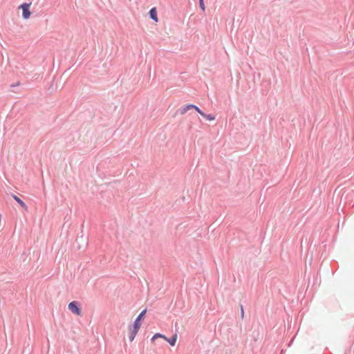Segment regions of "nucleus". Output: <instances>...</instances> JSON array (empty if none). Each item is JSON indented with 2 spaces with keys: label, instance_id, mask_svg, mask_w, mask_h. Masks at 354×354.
Masks as SVG:
<instances>
[{
  "label": "nucleus",
  "instance_id": "5",
  "mask_svg": "<svg viewBox=\"0 0 354 354\" xmlns=\"http://www.w3.org/2000/svg\"><path fill=\"white\" fill-rule=\"evenodd\" d=\"M149 14L151 19H153L155 21H158L157 10L155 7L150 9Z\"/></svg>",
  "mask_w": 354,
  "mask_h": 354
},
{
  "label": "nucleus",
  "instance_id": "9",
  "mask_svg": "<svg viewBox=\"0 0 354 354\" xmlns=\"http://www.w3.org/2000/svg\"><path fill=\"white\" fill-rule=\"evenodd\" d=\"M187 107L188 109V111L190 110V109H195L198 113L201 111L200 108L198 107L196 105H194V104H187Z\"/></svg>",
  "mask_w": 354,
  "mask_h": 354
},
{
  "label": "nucleus",
  "instance_id": "14",
  "mask_svg": "<svg viewBox=\"0 0 354 354\" xmlns=\"http://www.w3.org/2000/svg\"><path fill=\"white\" fill-rule=\"evenodd\" d=\"M17 85H19V82H17L16 84H11V86L14 87V86H17Z\"/></svg>",
  "mask_w": 354,
  "mask_h": 354
},
{
  "label": "nucleus",
  "instance_id": "3",
  "mask_svg": "<svg viewBox=\"0 0 354 354\" xmlns=\"http://www.w3.org/2000/svg\"><path fill=\"white\" fill-rule=\"evenodd\" d=\"M146 312H147V309H144L139 315L138 316L136 317V319H135V321L133 322V326H134L135 328H140V326H141V324H140V322L141 320L144 318L145 314H146Z\"/></svg>",
  "mask_w": 354,
  "mask_h": 354
},
{
  "label": "nucleus",
  "instance_id": "7",
  "mask_svg": "<svg viewBox=\"0 0 354 354\" xmlns=\"http://www.w3.org/2000/svg\"><path fill=\"white\" fill-rule=\"evenodd\" d=\"M199 114L203 118H206L207 120L212 121L215 120V116L212 114H206L203 111H200Z\"/></svg>",
  "mask_w": 354,
  "mask_h": 354
},
{
  "label": "nucleus",
  "instance_id": "2",
  "mask_svg": "<svg viewBox=\"0 0 354 354\" xmlns=\"http://www.w3.org/2000/svg\"><path fill=\"white\" fill-rule=\"evenodd\" d=\"M30 3H24L19 6L22 9V17L24 19H28L30 16Z\"/></svg>",
  "mask_w": 354,
  "mask_h": 354
},
{
  "label": "nucleus",
  "instance_id": "10",
  "mask_svg": "<svg viewBox=\"0 0 354 354\" xmlns=\"http://www.w3.org/2000/svg\"><path fill=\"white\" fill-rule=\"evenodd\" d=\"M158 337H160V338H163V339H166V337L162 335V334H160V333H156L151 338V341H154L156 338H158Z\"/></svg>",
  "mask_w": 354,
  "mask_h": 354
},
{
  "label": "nucleus",
  "instance_id": "11",
  "mask_svg": "<svg viewBox=\"0 0 354 354\" xmlns=\"http://www.w3.org/2000/svg\"><path fill=\"white\" fill-rule=\"evenodd\" d=\"M178 111L181 115H184L188 111L187 105L181 107Z\"/></svg>",
  "mask_w": 354,
  "mask_h": 354
},
{
  "label": "nucleus",
  "instance_id": "1",
  "mask_svg": "<svg viewBox=\"0 0 354 354\" xmlns=\"http://www.w3.org/2000/svg\"><path fill=\"white\" fill-rule=\"evenodd\" d=\"M68 309L74 314L80 315L81 314V308L78 301H73L68 304Z\"/></svg>",
  "mask_w": 354,
  "mask_h": 354
},
{
  "label": "nucleus",
  "instance_id": "4",
  "mask_svg": "<svg viewBox=\"0 0 354 354\" xmlns=\"http://www.w3.org/2000/svg\"><path fill=\"white\" fill-rule=\"evenodd\" d=\"M140 330V328H135L134 326H129V332H130V334H129V339L130 340V342H133V339H135L138 330Z\"/></svg>",
  "mask_w": 354,
  "mask_h": 354
},
{
  "label": "nucleus",
  "instance_id": "6",
  "mask_svg": "<svg viewBox=\"0 0 354 354\" xmlns=\"http://www.w3.org/2000/svg\"><path fill=\"white\" fill-rule=\"evenodd\" d=\"M12 198H14V200L23 208L25 210H27L28 209V207L27 205H26V203L21 200L20 199L18 196H17L16 195H12Z\"/></svg>",
  "mask_w": 354,
  "mask_h": 354
},
{
  "label": "nucleus",
  "instance_id": "15",
  "mask_svg": "<svg viewBox=\"0 0 354 354\" xmlns=\"http://www.w3.org/2000/svg\"><path fill=\"white\" fill-rule=\"evenodd\" d=\"M198 1H199V3L204 1L203 0H198Z\"/></svg>",
  "mask_w": 354,
  "mask_h": 354
},
{
  "label": "nucleus",
  "instance_id": "12",
  "mask_svg": "<svg viewBox=\"0 0 354 354\" xmlns=\"http://www.w3.org/2000/svg\"><path fill=\"white\" fill-rule=\"evenodd\" d=\"M199 6H200L201 9L203 12L205 10V6L204 1H202V2L199 3Z\"/></svg>",
  "mask_w": 354,
  "mask_h": 354
},
{
  "label": "nucleus",
  "instance_id": "8",
  "mask_svg": "<svg viewBox=\"0 0 354 354\" xmlns=\"http://www.w3.org/2000/svg\"><path fill=\"white\" fill-rule=\"evenodd\" d=\"M171 346H174L176 342V340H177V335L175 334L174 335H172L171 337L170 338H167L166 337V339H165Z\"/></svg>",
  "mask_w": 354,
  "mask_h": 354
},
{
  "label": "nucleus",
  "instance_id": "13",
  "mask_svg": "<svg viewBox=\"0 0 354 354\" xmlns=\"http://www.w3.org/2000/svg\"><path fill=\"white\" fill-rule=\"evenodd\" d=\"M241 318L243 319L244 317V310L242 305H241Z\"/></svg>",
  "mask_w": 354,
  "mask_h": 354
}]
</instances>
